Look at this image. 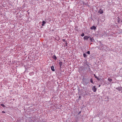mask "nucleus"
<instances>
[{"label": "nucleus", "mask_w": 122, "mask_h": 122, "mask_svg": "<svg viewBox=\"0 0 122 122\" xmlns=\"http://www.w3.org/2000/svg\"><path fill=\"white\" fill-rule=\"evenodd\" d=\"M83 84L84 85L86 86L90 83V81L88 78L83 77L82 79Z\"/></svg>", "instance_id": "obj_1"}, {"label": "nucleus", "mask_w": 122, "mask_h": 122, "mask_svg": "<svg viewBox=\"0 0 122 122\" xmlns=\"http://www.w3.org/2000/svg\"><path fill=\"white\" fill-rule=\"evenodd\" d=\"M99 42L100 43V44L98 46V48L99 49L101 50L102 48H104V45L103 44L101 43V41H100Z\"/></svg>", "instance_id": "obj_2"}, {"label": "nucleus", "mask_w": 122, "mask_h": 122, "mask_svg": "<svg viewBox=\"0 0 122 122\" xmlns=\"http://www.w3.org/2000/svg\"><path fill=\"white\" fill-rule=\"evenodd\" d=\"M90 37L89 38L90 40L91 41V42H94L95 40L94 39V38L93 37H91L90 36H89Z\"/></svg>", "instance_id": "obj_3"}, {"label": "nucleus", "mask_w": 122, "mask_h": 122, "mask_svg": "<svg viewBox=\"0 0 122 122\" xmlns=\"http://www.w3.org/2000/svg\"><path fill=\"white\" fill-rule=\"evenodd\" d=\"M89 37V36H85L84 37L83 39L84 40H87Z\"/></svg>", "instance_id": "obj_4"}, {"label": "nucleus", "mask_w": 122, "mask_h": 122, "mask_svg": "<svg viewBox=\"0 0 122 122\" xmlns=\"http://www.w3.org/2000/svg\"><path fill=\"white\" fill-rule=\"evenodd\" d=\"M92 90L94 92H96L97 90V89L96 88L95 86L92 87Z\"/></svg>", "instance_id": "obj_5"}, {"label": "nucleus", "mask_w": 122, "mask_h": 122, "mask_svg": "<svg viewBox=\"0 0 122 122\" xmlns=\"http://www.w3.org/2000/svg\"><path fill=\"white\" fill-rule=\"evenodd\" d=\"M90 29L92 30H95L96 29V27L95 26H93L90 27Z\"/></svg>", "instance_id": "obj_6"}, {"label": "nucleus", "mask_w": 122, "mask_h": 122, "mask_svg": "<svg viewBox=\"0 0 122 122\" xmlns=\"http://www.w3.org/2000/svg\"><path fill=\"white\" fill-rule=\"evenodd\" d=\"M98 13H100V14H102L103 13V11L101 9L98 11Z\"/></svg>", "instance_id": "obj_7"}, {"label": "nucleus", "mask_w": 122, "mask_h": 122, "mask_svg": "<svg viewBox=\"0 0 122 122\" xmlns=\"http://www.w3.org/2000/svg\"><path fill=\"white\" fill-rule=\"evenodd\" d=\"M116 89L118 90L119 91H120L122 89V87H119L116 88Z\"/></svg>", "instance_id": "obj_8"}, {"label": "nucleus", "mask_w": 122, "mask_h": 122, "mask_svg": "<svg viewBox=\"0 0 122 122\" xmlns=\"http://www.w3.org/2000/svg\"><path fill=\"white\" fill-rule=\"evenodd\" d=\"M52 57L55 60H56L57 59V57L55 55H54L52 56Z\"/></svg>", "instance_id": "obj_9"}, {"label": "nucleus", "mask_w": 122, "mask_h": 122, "mask_svg": "<svg viewBox=\"0 0 122 122\" xmlns=\"http://www.w3.org/2000/svg\"><path fill=\"white\" fill-rule=\"evenodd\" d=\"M46 22L44 21H43L42 22V24L41 25L42 26H44V25L46 24Z\"/></svg>", "instance_id": "obj_10"}, {"label": "nucleus", "mask_w": 122, "mask_h": 122, "mask_svg": "<svg viewBox=\"0 0 122 122\" xmlns=\"http://www.w3.org/2000/svg\"><path fill=\"white\" fill-rule=\"evenodd\" d=\"M86 67V69H88L89 70H90V67L88 65H87Z\"/></svg>", "instance_id": "obj_11"}, {"label": "nucleus", "mask_w": 122, "mask_h": 122, "mask_svg": "<svg viewBox=\"0 0 122 122\" xmlns=\"http://www.w3.org/2000/svg\"><path fill=\"white\" fill-rule=\"evenodd\" d=\"M62 62H59V64L61 68V66L62 65Z\"/></svg>", "instance_id": "obj_12"}, {"label": "nucleus", "mask_w": 122, "mask_h": 122, "mask_svg": "<svg viewBox=\"0 0 122 122\" xmlns=\"http://www.w3.org/2000/svg\"><path fill=\"white\" fill-rule=\"evenodd\" d=\"M94 76H95V77L96 78L97 80H100V79L99 78H98V77L97 76H96V75L95 74H94Z\"/></svg>", "instance_id": "obj_13"}, {"label": "nucleus", "mask_w": 122, "mask_h": 122, "mask_svg": "<svg viewBox=\"0 0 122 122\" xmlns=\"http://www.w3.org/2000/svg\"><path fill=\"white\" fill-rule=\"evenodd\" d=\"M86 61V62H85V63L84 64V66L86 67L87 65H88L87 64V61Z\"/></svg>", "instance_id": "obj_14"}, {"label": "nucleus", "mask_w": 122, "mask_h": 122, "mask_svg": "<svg viewBox=\"0 0 122 122\" xmlns=\"http://www.w3.org/2000/svg\"><path fill=\"white\" fill-rule=\"evenodd\" d=\"M90 81L91 83H92V84H94V83L92 79V78H91L90 80Z\"/></svg>", "instance_id": "obj_15"}, {"label": "nucleus", "mask_w": 122, "mask_h": 122, "mask_svg": "<svg viewBox=\"0 0 122 122\" xmlns=\"http://www.w3.org/2000/svg\"><path fill=\"white\" fill-rule=\"evenodd\" d=\"M52 66L53 67H51V70L52 71H55V69H54V67L53 66Z\"/></svg>", "instance_id": "obj_16"}, {"label": "nucleus", "mask_w": 122, "mask_h": 122, "mask_svg": "<svg viewBox=\"0 0 122 122\" xmlns=\"http://www.w3.org/2000/svg\"><path fill=\"white\" fill-rule=\"evenodd\" d=\"M83 56L85 58H86L87 57V55L85 53H84L83 54Z\"/></svg>", "instance_id": "obj_17"}, {"label": "nucleus", "mask_w": 122, "mask_h": 122, "mask_svg": "<svg viewBox=\"0 0 122 122\" xmlns=\"http://www.w3.org/2000/svg\"><path fill=\"white\" fill-rule=\"evenodd\" d=\"M108 80L109 81H110V82L112 81V79L110 78H108Z\"/></svg>", "instance_id": "obj_18"}, {"label": "nucleus", "mask_w": 122, "mask_h": 122, "mask_svg": "<svg viewBox=\"0 0 122 122\" xmlns=\"http://www.w3.org/2000/svg\"><path fill=\"white\" fill-rule=\"evenodd\" d=\"M0 105L3 107L4 108L5 107V106L3 104H0Z\"/></svg>", "instance_id": "obj_19"}, {"label": "nucleus", "mask_w": 122, "mask_h": 122, "mask_svg": "<svg viewBox=\"0 0 122 122\" xmlns=\"http://www.w3.org/2000/svg\"><path fill=\"white\" fill-rule=\"evenodd\" d=\"M121 20V19L119 17H118V19L117 20V22L118 23H119L120 21Z\"/></svg>", "instance_id": "obj_20"}, {"label": "nucleus", "mask_w": 122, "mask_h": 122, "mask_svg": "<svg viewBox=\"0 0 122 122\" xmlns=\"http://www.w3.org/2000/svg\"><path fill=\"white\" fill-rule=\"evenodd\" d=\"M81 36L82 37L84 36V33L83 32L82 33V34H81Z\"/></svg>", "instance_id": "obj_21"}, {"label": "nucleus", "mask_w": 122, "mask_h": 122, "mask_svg": "<svg viewBox=\"0 0 122 122\" xmlns=\"http://www.w3.org/2000/svg\"><path fill=\"white\" fill-rule=\"evenodd\" d=\"M62 41H63V42H66V40L64 39H62Z\"/></svg>", "instance_id": "obj_22"}, {"label": "nucleus", "mask_w": 122, "mask_h": 122, "mask_svg": "<svg viewBox=\"0 0 122 122\" xmlns=\"http://www.w3.org/2000/svg\"><path fill=\"white\" fill-rule=\"evenodd\" d=\"M86 53L88 54H90V51H88L86 52Z\"/></svg>", "instance_id": "obj_23"}, {"label": "nucleus", "mask_w": 122, "mask_h": 122, "mask_svg": "<svg viewBox=\"0 0 122 122\" xmlns=\"http://www.w3.org/2000/svg\"><path fill=\"white\" fill-rule=\"evenodd\" d=\"M81 96H79V97L78 99H79V100H80L81 99Z\"/></svg>", "instance_id": "obj_24"}, {"label": "nucleus", "mask_w": 122, "mask_h": 122, "mask_svg": "<svg viewBox=\"0 0 122 122\" xmlns=\"http://www.w3.org/2000/svg\"><path fill=\"white\" fill-rule=\"evenodd\" d=\"M67 46V42H66V44H65V46Z\"/></svg>", "instance_id": "obj_25"}, {"label": "nucleus", "mask_w": 122, "mask_h": 122, "mask_svg": "<svg viewBox=\"0 0 122 122\" xmlns=\"http://www.w3.org/2000/svg\"><path fill=\"white\" fill-rule=\"evenodd\" d=\"M33 74V73H29V74L30 75H32V74Z\"/></svg>", "instance_id": "obj_26"}, {"label": "nucleus", "mask_w": 122, "mask_h": 122, "mask_svg": "<svg viewBox=\"0 0 122 122\" xmlns=\"http://www.w3.org/2000/svg\"><path fill=\"white\" fill-rule=\"evenodd\" d=\"M81 111H80L78 114V115H79L81 113Z\"/></svg>", "instance_id": "obj_27"}, {"label": "nucleus", "mask_w": 122, "mask_h": 122, "mask_svg": "<svg viewBox=\"0 0 122 122\" xmlns=\"http://www.w3.org/2000/svg\"><path fill=\"white\" fill-rule=\"evenodd\" d=\"M2 112L3 113H5V111H2Z\"/></svg>", "instance_id": "obj_28"}, {"label": "nucleus", "mask_w": 122, "mask_h": 122, "mask_svg": "<svg viewBox=\"0 0 122 122\" xmlns=\"http://www.w3.org/2000/svg\"><path fill=\"white\" fill-rule=\"evenodd\" d=\"M101 86V85H99V87H100V86Z\"/></svg>", "instance_id": "obj_29"}, {"label": "nucleus", "mask_w": 122, "mask_h": 122, "mask_svg": "<svg viewBox=\"0 0 122 122\" xmlns=\"http://www.w3.org/2000/svg\"><path fill=\"white\" fill-rule=\"evenodd\" d=\"M121 21V22H122V21Z\"/></svg>", "instance_id": "obj_30"}]
</instances>
